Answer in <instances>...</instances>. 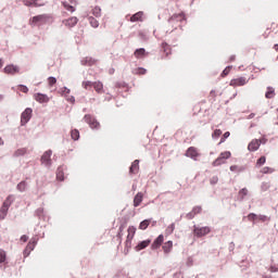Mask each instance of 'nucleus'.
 Wrapping results in <instances>:
<instances>
[{"label": "nucleus", "instance_id": "c756f323", "mask_svg": "<svg viewBox=\"0 0 278 278\" xmlns=\"http://www.w3.org/2000/svg\"><path fill=\"white\" fill-rule=\"evenodd\" d=\"M17 190L20 192H25V190H27V182L26 181H21L18 185H17Z\"/></svg>", "mask_w": 278, "mask_h": 278}, {"label": "nucleus", "instance_id": "680f3d73", "mask_svg": "<svg viewBox=\"0 0 278 278\" xmlns=\"http://www.w3.org/2000/svg\"><path fill=\"white\" fill-rule=\"evenodd\" d=\"M275 51H278V43L274 46Z\"/></svg>", "mask_w": 278, "mask_h": 278}, {"label": "nucleus", "instance_id": "7ed1b4c3", "mask_svg": "<svg viewBox=\"0 0 278 278\" xmlns=\"http://www.w3.org/2000/svg\"><path fill=\"white\" fill-rule=\"evenodd\" d=\"M229 157H231V152H222L219 156L213 162V166H222V164H225L226 160H229Z\"/></svg>", "mask_w": 278, "mask_h": 278}, {"label": "nucleus", "instance_id": "5701e85b", "mask_svg": "<svg viewBox=\"0 0 278 278\" xmlns=\"http://www.w3.org/2000/svg\"><path fill=\"white\" fill-rule=\"evenodd\" d=\"M266 99H274L275 98V88L267 87V91L265 93Z\"/></svg>", "mask_w": 278, "mask_h": 278}, {"label": "nucleus", "instance_id": "49530a36", "mask_svg": "<svg viewBox=\"0 0 278 278\" xmlns=\"http://www.w3.org/2000/svg\"><path fill=\"white\" fill-rule=\"evenodd\" d=\"M5 262V251L0 250V264H3Z\"/></svg>", "mask_w": 278, "mask_h": 278}, {"label": "nucleus", "instance_id": "4d7b16f0", "mask_svg": "<svg viewBox=\"0 0 278 278\" xmlns=\"http://www.w3.org/2000/svg\"><path fill=\"white\" fill-rule=\"evenodd\" d=\"M211 184L214 186L216 184H218V176H214L213 178H211Z\"/></svg>", "mask_w": 278, "mask_h": 278}, {"label": "nucleus", "instance_id": "473e14b6", "mask_svg": "<svg viewBox=\"0 0 278 278\" xmlns=\"http://www.w3.org/2000/svg\"><path fill=\"white\" fill-rule=\"evenodd\" d=\"M162 49L166 55H170V46H168V43H162Z\"/></svg>", "mask_w": 278, "mask_h": 278}, {"label": "nucleus", "instance_id": "f704fd0d", "mask_svg": "<svg viewBox=\"0 0 278 278\" xmlns=\"http://www.w3.org/2000/svg\"><path fill=\"white\" fill-rule=\"evenodd\" d=\"M71 136H72V140H79V130L77 129L72 130Z\"/></svg>", "mask_w": 278, "mask_h": 278}, {"label": "nucleus", "instance_id": "a18cd8bd", "mask_svg": "<svg viewBox=\"0 0 278 278\" xmlns=\"http://www.w3.org/2000/svg\"><path fill=\"white\" fill-rule=\"evenodd\" d=\"M229 136H231V132L226 131V132L223 135L219 144H223V142H225V140H227V138H229Z\"/></svg>", "mask_w": 278, "mask_h": 278}, {"label": "nucleus", "instance_id": "6e6d98bb", "mask_svg": "<svg viewBox=\"0 0 278 278\" xmlns=\"http://www.w3.org/2000/svg\"><path fill=\"white\" fill-rule=\"evenodd\" d=\"M270 273H278V265H271L269 267Z\"/></svg>", "mask_w": 278, "mask_h": 278}, {"label": "nucleus", "instance_id": "cd10ccee", "mask_svg": "<svg viewBox=\"0 0 278 278\" xmlns=\"http://www.w3.org/2000/svg\"><path fill=\"white\" fill-rule=\"evenodd\" d=\"M230 170L231 173H242L244 170V167L239 165H231Z\"/></svg>", "mask_w": 278, "mask_h": 278}, {"label": "nucleus", "instance_id": "e2e57ef3", "mask_svg": "<svg viewBox=\"0 0 278 278\" xmlns=\"http://www.w3.org/2000/svg\"><path fill=\"white\" fill-rule=\"evenodd\" d=\"M255 117V115L253 114V113H251L250 115H249V118H254Z\"/></svg>", "mask_w": 278, "mask_h": 278}, {"label": "nucleus", "instance_id": "c85d7f7f", "mask_svg": "<svg viewBox=\"0 0 278 278\" xmlns=\"http://www.w3.org/2000/svg\"><path fill=\"white\" fill-rule=\"evenodd\" d=\"M25 153H27V149L21 148V149H17V150L14 152V156H15V157H21V155H25Z\"/></svg>", "mask_w": 278, "mask_h": 278}, {"label": "nucleus", "instance_id": "1a4fd4ad", "mask_svg": "<svg viewBox=\"0 0 278 278\" xmlns=\"http://www.w3.org/2000/svg\"><path fill=\"white\" fill-rule=\"evenodd\" d=\"M51 155H53L51 150H48L42 154L41 163L45 164V166H51Z\"/></svg>", "mask_w": 278, "mask_h": 278}, {"label": "nucleus", "instance_id": "6e6552de", "mask_svg": "<svg viewBox=\"0 0 278 278\" xmlns=\"http://www.w3.org/2000/svg\"><path fill=\"white\" fill-rule=\"evenodd\" d=\"M3 73H5V75H18L21 67H18V65L9 64L3 68Z\"/></svg>", "mask_w": 278, "mask_h": 278}, {"label": "nucleus", "instance_id": "f3484780", "mask_svg": "<svg viewBox=\"0 0 278 278\" xmlns=\"http://www.w3.org/2000/svg\"><path fill=\"white\" fill-rule=\"evenodd\" d=\"M142 199H144V194L138 192L134 198V207H138L142 203Z\"/></svg>", "mask_w": 278, "mask_h": 278}, {"label": "nucleus", "instance_id": "37998d69", "mask_svg": "<svg viewBox=\"0 0 278 278\" xmlns=\"http://www.w3.org/2000/svg\"><path fill=\"white\" fill-rule=\"evenodd\" d=\"M229 73H231V66H227L223 73H222V77H227V75H229Z\"/></svg>", "mask_w": 278, "mask_h": 278}, {"label": "nucleus", "instance_id": "b1692460", "mask_svg": "<svg viewBox=\"0 0 278 278\" xmlns=\"http://www.w3.org/2000/svg\"><path fill=\"white\" fill-rule=\"evenodd\" d=\"M149 225H151V219H144L139 224V229H141V231H144V229L149 228Z\"/></svg>", "mask_w": 278, "mask_h": 278}, {"label": "nucleus", "instance_id": "2f4dec72", "mask_svg": "<svg viewBox=\"0 0 278 278\" xmlns=\"http://www.w3.org/2000/svg\"><path fill=\"white\" fill-rule=\"evenodd\" d=\"M93 85H94V83H92L90 80L83 81V88H85V90H88L89 88H92Z\"/></svg>", "mask_w": 278, "mask_h": 278}, {"label": "nucleus", "instance_id": "a19ab883", "mask_svg": "<svg viewBox=\"0 0 278 278\" xmlns=\"http://www.w3.org/2000/svg\"><path fill=\"white\" fill-rule=\"evenodd\" d=\"M220 136H223V130L220 129H215L212 135L213 138H220Z\"/></svg>", "mask_w": 278, "mask_h": 278}, {"label": "nucleus", "instance_id": "f257e3e1", "mask_svg": "<svg viewBox=\"0 0 278 278\" xmlns=\"http://www.w3.org/2000/svg\"><path fill=\"white\" fill-rule=\"evenodd\" d=\"M184 21H186V14L184 13L174 14L169 17L167 22V27L170 31H174V29L181 27V23H184Z\"/></svg>", "mask_w": 278, "mask_h": 278}, {"label": "nucleus", "instance_id": "de8ad7c7", "mask_svg": "<svg viewBox=\"0 0 278 278\" xmlns=\"http://www.w3.org/2000/svg\"><path fill=\"white\" fill-rule=\"evenodd\" d=\"M261 188H262L263 192H266V190H269L270 184H268V182H263Z\"/></svg>", "mask_w": 278, "mask_h": 278}, {"label": "nucleus", "instance_id": "a211bd4d", "mask_svg": "<svg viewBox=\"0 0 278 278\" xmlns=\"http://www.w3.org/2000/svg\"><path fill=\"white\" fill-rule=\"evenodd\" d=\"M127 231H128V236H127L126 242L129 243L131 242V240H134V237L136 236V227L130 226L128 227Z\"/></svg>", "mask_w": 278, "mask_h": 278}, {"label": "nucleus", "instance_id": "3c124183", "mask_svg": "<svg viewBox=\"0 0 278 278\" xmlns=\"http://www.w3.org/2000/svg\"><path fill=\"white\" fill-rule=\"evenodd\" d=\"M24 5H36V0H24Z\"/></svg>", "mask_w": 278, "mask_h": 278}, {"label": "nucleus", "instance_id": "20e7f679", "mask_svg": "<svg viewBox=\"0 0 278 278\" xmlns=\"http://www.w3.org/2000/svg\"><path fill=\"white\" fill-rule=\"evenodd\" d=\"M210 231H212V229L207 226L204 227H193V236H195L197 238H203V236H207V233H210Z\"/></svg>", "mask_w": 278, "mask_h": 278}, {"label": "nucleus", "instance_id": "09e8293b", "mask_svg": "<svg viewBox=\"0 0 278 278\" xmlns=\"http://www.w3.org/2000/svg\"><path fill=\"white\" fill-rule=\"evenodd\" d=\"M29 251H34V245H27L26 250L24 251L25 257H27V255H29Z\"/></svg>", "mask_w": 278, "mask_h": 278}, {"label": "nucleus", "instance_id": "4c0bfd02", "mask_svg": "<svg viewBox=\"0 0 278 278\" xmlns=\"http://www.w3.org/2000/svg\"><path fill=\"white\" fill-rule=\"evenodd\" d=\"M136 75H147V68L139 67L135 70Z\"/></svg>", "mask_w": 278, "mask_h": 278}, {"label": "nucleus", "instance_id": "e433bc0d", "mask_svg": "<svg viewBox=\"0 0 278 278\" xmlns=\"http://www.w3.org/2000/svg\"><path fill=\"white\" fill-rule=\"evenodd\" d=\"M89 23L91 27H94V28L99 27V21H97V18L94 17H89Z\"/></svg>", "mask_w": 278, "mask_h": 278}, {"label": "nucleus", "instance_id": "a878e982", "mask_svg": "<svg viewBox=\"0 0 278 278\" xmlns=\"http://www.w3.org/2000/svg\"><path fill=\"white\" fill-rule=\"evenodd\" d=\"M12 203H14V195H9L4 202H3V206L4 207H9L10 208V205H12Z\"/></svg>", "mask_w": 278, "mask_h": 278}, {"label": "nucleus", "instance_id": "c03bdc74", "mask_svg": "<svg viewBox=\"0 0 278 278\" xmlns=\"http://www.w3.org/2000/svg\"><path fill=\"white\" fill-rule=\"evenodd\" d=\"M173 231H175V224H170L165 230L168 235L173 233Z\"/></svg>", "mask_w": 278, "mask_h": 278}, {"label": "nucleus", "instance_id": "ea45409f", "mask_svg": "<svg viewBox=\"0 0 278 278\" xmlns=\"http://www.w3.org/2000/svg\"><path fill=\"white\" fill-rule=\"evenodd\" d=\"M164 242V235H160L155 241L153 242V244H162Z\"/></svg>", "mask_w": 278, "mask_h": 278}, {"label": "nucleus", "instance_id": "0eeeda50", "mask_svg": "<svg viewBox=\"0 0 278 278\" xmlns=\"http://www.w3.org/2000/svg\"><path fill=\"white\" fill-rule=\"evenodd\" d=\"M247 84H249V78L241 76L239 78H233L230 80V86H232V88H238L240 86H247Z\"/></svg>", "mask_w": 278, "mask_h": 278}, {"label": "nucleus", "instance_id": "393cba45", "mask_svg": "<svg viewBox=\"0 0 278 278\" xmlns=\"http://www.w3.org/2000/svg\"><path fill=\"white\" fill-rule=\"evenodd\" d=\"M56 179L59 181H64V167H59L56 170Z\"/></svg>", "mask_w": 278, "mask_h": 278}, {"label": "nucleus", "instance_id": "13d9d810", "mask_svg": "<svg viewBox=\"0 0 278 278\" xmlns=\"http://www.w3.org/2000/svg\"><path fill=\"white\" fill-rule=\"evenodd\" d=\"M29 240V237H27L26 235L21 237V242H27Z\"/></svg>", "mask_w": 278, "mask_h": 278}, {"label": "nucleus", "instance_id": "bb28decb", "mask_svg": "<svg viewBox=\"0 0 278 278\" xmlns=\"http://www.w3.org/2000/svg\"><path fill=\"white\" fill-rule=\"evenodd\" d=\"M262 175H271V173H275V168L265 166L261 169Z\"/></svg>", "mask_w": 278, "mask_h": 278}, {"label": "nucleus", "instance_id": "8fccbe9b", "mask_svg": "<svg viewBox=\"0 0 278 278\" xmlns=\"http://www.w3.org/2000/svg\"><path fill=\"white\" fill-rule=\"evenodd\" d=\"M248 220H257V215L255 213H250L248 215Z\"/></svg>", "mask_w": 278, "mask_h": 278}, {"label": "nucleus", "instance_id": "6ab92c4d", "mask_svg": "<svg viewBox=\"0 0 278 278\" xmlns=\"http://www.w3.org/2000/svg\"><path fill=\"white\" fill-rule=\"evenodd\" d=\"M81 64H84V66H94V64H97V60L96 59H92L90 56H87L85 58L83 61H81Z\"/></svg>", "mask_w": 278, "mask_h": 278}, {"label": "nucleus", "instance_id": "58836bf2", "mask_svg": "<svg viewBox=\"0 0 278 278\" xmlns=\"http://www.w3.org/2000/svg\"><path fill=\"white\" fill-rule=\"evenodd\" d=\"M58 84V79L55 77H49L48 78V85L50 87L55 86Z\"/></svg>", "mask_w": 278, "mask_h": 278}, {"label": "nucleus", "instance_id": "603ef678", "mask_svg": "<svg viewBox=\"0 0 278 278\" xmlns=\"http://www.w3.org/2000/svg\"><path fill=\"white\" fill-rule=\"evenodd\" d=\"M65 10H67V12H75V7L70 5V4H64Z\"/></svg>", "mask_w": 278, "mask_h": 278}, {"label": "nucleus", "instance_id": "bf43d9fd", "mask_svg": "<svg viewBox=\"0 0 278 278\" xmlns=\"http://www.w3.org/2000/svg\"><path fill=\"white\" fill-rule=\"evenodd\" d=\"M257 218H258V220H263V222L266 220V216L265 215H260Z\"/></svg>", "mask_w": 278, "mask_h": 278}, {"label": "nucleus", "instance_id": "2eb2a0df", "mask_svg": "<svg viewBox=\"0 0 278 278\" xmlns=\"http://www.w3.org/2000/svg\"><path fill=\"white\" fill-rule=\"evenodd\" d=\"M261 146L262 141L253 139L248 146V151H257V149H260Z\"/></svg>", "mask_w": 278, "mask_h": 278}, {"label": "nucleus", "instance_id": "f03ea898", "mask_svg": "<svg viewBox=\"0 0 278 278\" xmlns=\"http://www.w3.org/2000/svg\"><path fill=\"white\" fill-rule=\"evenodd\" d=\"M49 21H51V16H49L48 14H40L37 16H33L29 20V25L30 27H40L42 25H47Z\"/></svg>", "mask_w": 278, "mask_h": 278}, {"label": "nucleus", "instance_id": "dca6fc26", "mask_svg": "<svg viewBox=\"0 0 278 278\" xmlns=\"http://www.w3.org/2000/svg\"><path fill=\"white\" fill-rule=\"evenodd\" d=\"M134 55L137 60H140L141 58H147V50H144V48H139L134 52Z\"/></svg>", "mask_w": 278, "mask_h": 278}, {"label": "nucleus", "instance_id": "9b49d317", "mask_svg": "<svg viewBox=\"0 0 278 278\" xmlns=\"http://www.w3.org/2000/svg\"><path fill=\"white\" fill-rule=\"evenodd\" d=\"M138 173H140V161L135 160L132 162L131 166L129 167V174L130 175H138Z\"/></svg>", "mask_w": 278, "mask_h": 278}, {"label": "nucleus", "instance_id": "338daca9", "mask_svg": "<svg viewBox=\"0 0 278 278\" xmlns=\"http://www.w3.org/2000/svg\"><path fill=\"white\" fill-rule=\"evenodd\" d=\"M3 144V139L0 137V146Z\"/></svg>", "mask_w": 278, "mask_h": 278}, {"label": "nucleus", "instance_id": "39448f33", "mask_svg": "<svg viewBox=\"0 0 278 278\" xmlns=\"http://www.w3.org/2000/svg\"><path fill=\"white\" fill-rule=\"evenodd\" d=\"M84 121L85 123H87V125H89V127L91 129H99V127H101V124H99V122L97 121V118H94L92 115L87 114L84 116Z\"/></svg>", "mask_w": 278, "mask_h": 278}, {"label": "nucleus", "instance_id": "864d4df0", "mask_svg": "<svg viewBox=\"0 0 278 278\" xmlns=\"http://www.w3.org/2000/svg\"><path fill=\"white\" fill-rule=\"evenodd\" d=\"M173 249V245L167 244V245H163V250L165 253H170V250Z\"/></svg>", "mask_w": 278, "mask_h": 278}, {"label": "nucleus", "instance_id": "f8f14e48", "mask_svg": "<svg viewBox=\"0 0 278 278\" xmlns=\"http://www.w3.org/2000/svg\"><path fill=\"white\" fill-rule=\"evenodd\" d=\"M63 25H65V27H75V25H77V23H79V20L75 16L68 17L67 20H63Z\"/></svg>", "mask_w": 278, "mask_h": 278}, {"label": "nucleus", "instance_id": "9d476101", "mask_svg": "<svg viewBox=\"0 0 278 278\" xmlns=\"http://www.w3.org/2000/svg\"><path fill=\"white\" fill-rule=\"evenodd\" d=\"M186 157H191V160H197V157H199V150L194 147H190L188 148V150L186 151Z\"/></svg>", "mask_w": 278, "mask_h": 278}, {"label": "nucleus", "instance_id": "412c9836", "mask_svg": "<svg viewBox=\"0 0 278 278\" xmlns=\"http://www.w3.org/2000/svg\"><path fill=\"white\" fill-rule=\"evenodd\" d=\"M93 88H94V90H96V92H98V94H103V83H101V81H94L93 83Z\"/></svg>", "mask_w": 278, "mask_h": 278}, {"label": "nucleus", "instance_id": "0e129e2a", "mask_svg": "<svg viewBox=\"0 0 278 278\" xmlns=\"http://www.w3.org/2000/svg\"><path fill=\"white\" fill-rule=\"evenodd\" d=\"M149 242H151V241H143V242H141V244H149Z\"/></svg>", "mask_w": 278, "mask_h": 278}, {"label": "nucleus", "instance_id": "ddd939ff", "mask_svg": "<svg viewBox=\"0 0 278 278\" xmlns=\"http://www.w3.org/2000/svg\"><path fill=\"white\" fill-rule=\"evenodd\" d=\"M34 99L35 101H37V103H49V100H50L49 96L45 93H35Z\"/></svg>", "mask_w": 278, "mask_h": 278}, {"label": "nucleus", "instance_id": "7c9ffc66", "mask_svg": "<svg viewBox=\"0 0 278 278\" xmlns=\"http://www.w3.org/2000/svg\"><path fill=\"white\" fill-rule=\"evenodd\" d=\"M247 194H249V189L243 188L239 191V199L242 201L244 200V197H247Z\"/></svg>", "mask_w": 278, "mask_h": 278}, {"label": "nucleus", "instance_id": "72a5a7b5", "mask_svg": "<svg viewBox=\"0 0 278 278\" xmlns=\"http://www.w3.org/2000/svg\"><path fill=\"white\" fill-rule=\"evenodd\" d=\"M264 164H266V156H261V157L256 161V166L260 168L261 166H264Z\"/></svg>", "mask_w": 278, "mask_h": 278}, {"label": "nucleus", "instance_id": "c9c22d12", "mask_svg": "<svg viewBox=\"0 0 278 278\" xmlns=\"http://www.w3.org/2000/svg\"><path fill=\"white\" fill-rule=\"evenodd\" d=\"M92 14H93V16L99 18V16H101V8H99V7L93 8L92 9Z\"/></svg>", "mask_w": 278, "mask_h": 278}, {"label": "nucleus", "instance_id": "774afa93", "mask_svg": "<svg viewBox=\"0 0 278 278\" xmlns=\"http://www.w3.org/2000/svg\"><path fill=\"white\" fill-rule=\"evenodd\" d=\"M265 278H273V276H266Z\"/></svg>", "mask_w": 278, "mask_h": 278}, {"label": "nucleus", "instance_id": "4be33fe9", "mask_svg": "<svg viewBox=\"0 0 278 278\" xmlns=\"http://www.w3.org/2000/svg\"><path fill=\"white\" fill-rule=\"evenodd\" d=\"M8 210H10L8 206H1L0 208V220H4L5 217L8 216Z\"/></svg>", "mask_w": 278, "mask_h": 278}, {"label": "nucleus", "instance_id": "052dcab7", "mask_svg": "<svg viewBox=\"0 0 278 278\" xmlns=\"http://www.w3.org/2000/svg\"><path fill=\"white\" fill-rule=\"evenodd\" d=\"M64 92H66V94H70L71 93V89L64 88Z\"/></svg>", "mask_w": 278, "mask_h": 278}, {"label": "nucleus", "instance_id": "5fc2aeb1", "mask_svg": "<svg viewBox=\"0 0 278 278\" xmlns=\"http://www.w3.org/2000/svg\"><path fill=\"white\" fill-rule=\"evenodd\" d=\"M142 249H147V244H138L135 247V251H142Z\"/></svg>", "mask_w": 278, "mask_h": 278}, {"label": "nucleus", "instance_id": "aec40b11", "mask_svg": "<svg viewBox=\"0 0 278 278\" xmlns=\"http://www.w3.org/2000/svg\"><path fill=\"white\" fill-rule=\"evenodd\" d=\"M142 16H144V13L142 11L135 13L130 17V23H138V21H142Z\"/></svg>", "mask_w": 278, "mask_h": 278}, {"label": "nucleus", "instance_id": "4468645a", "mask_svg": "<svg viewBox=\"0 0 278 278\" xmlns=\"http://www.w3.org/2000/svg\"><path fill=\"white\" fill-rule=\"evenodd\" d=\"M201 212H203V207L194 206L192 208V211L187 214L188 220H192V218H194V216H197V214H201Z\"/></svg>", "mask_w": 278, "mask_h": 278}, {"label": "nucleus", "instance_id": "69168bd1", "mask_svg": "<svg viewBox=\"0 0 278 278\" xmlns=\"http://www.w3.org/2000/svg\"><path fill=\"white\" fill-rule=\"evenodd\" d=\"M233 60H236V56L230 58V62H233Z\"/></svg>", "mask_w": 278, "mask_h": 278}, {"label": "nucleus", "instance_id": "79ce46f5", "mask_svg": "<svg viewBox=\"0 0 278 278\" xmlns=\"http://www.w3.org/2000/svg\"><path fill=\"white\" fill-rule=\"evenodd\" d=\"M18 90L21 92H24L25 94H27L29 92V88H27V86H25V85H20Z\"/></svg>", "mask_w": 278, "mask_h": 278}, {"label": "nucleus", "instance_id": "423d86ee", "mask_svg": "<svg viewBox=\"0 0 278 278\" xmlns=\"http://www.w3.org/2000/svg\"><path fill=\"white\" fill-rule=\"evenodd\" d=\"M31 114H34V110L31 108L25 109V111L21 115V125H27L28 121H31Z\"/></svg>", "mask_w": 278, "mask_h": 278}]
</instances>
